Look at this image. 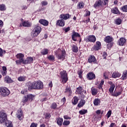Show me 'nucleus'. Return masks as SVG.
<instances>
[{
  "mask_svg": "<svg viewBox=\"0 0 127 127\" xmlns=\"http://www.w3.org/2000/svg\"><path fill=\"white\" fill-rule=\"evenodd\" d=\"M7 116L6 114L2 111L0 112V124H2V123H5V126L6 127H13V125L10 121H7Z\"/></svg>",
  "mask_w": 127,
  "mask_h": 127,
  "instance_id": "f257e3e1",
  "label": "nucleus"
},
{
  "mask_svg": "<svg viewBox=\"0 0 127 127\" xmlns=\"http://www.w3.org/2000/svg\"><path fill=\"white\" fill-rule=\"evenodd\" d=\"M60 75L61 76V81L62 84L63 85L66 84L68 82V73L66 70H63L60 72Z\"/></svg>",
  "mask_w": 127,
  "mask_h": 127,
  "instance_id": "f03ea898",
  "label": "nucleus"
},
{
  "mask_svg": "<svg viewBox=\"0 0 127 127\" xmlns=\"http://www.w3.org/2000/svg\"><path fill=\"white\" fill-rule=\"evenodd\" d=\"M56 55L58 56V59L64 60L66 57V51L65 50H61V49H58L56 52H55Z\"/></svg>",
  "mask_w": 127,
  "mask_h": 127,
  "instance_id": "7ed1b4c3",
  "label": "nucleus"
},
{
  "mask_svg": "<svg viewBox=\"0 0 127 127\" xmlns=\"http://www.w3.org/2000/svg\"><path fill=\"white\" fill-rule=\"evenodd\" d=\"M32 89L42 90L43 89V82L41 81H34L32 84Z\"/></svg>",
  "mask_w": 127,
  "mask_h": 127,
  "instance_id": "20e7f679",
  "label": "nucleus"
},
{
  "mask_svg": "<svg viewBox=\"0 0 127 127\" xmlns=\"http://www.w3.org/2000/svg\"><path fill=\"white\" fill-rule=\"evenodd\" d=\"M10 94L9 90L6 87H0V96L3 97H7Z\"/></svg>",
  "mask_w": 127,
  "mask_h": 127,
  "instance_id": "39448f33",
  "label": "nucleus"
},
{
  "mask_svg": "<svg viewBox=\"0 0 127 127\" xmlns=\"http://www.w3.org/2000/svg\"><path fill=\"white\" fill-rule=\"evenodd\" d=\"M41 31H42V28L39 25H36L34 28V32L33 33V36L34 37L38 36Z\"/></svg>",
  "mask_w": 127,
  "mask_h": 127,
  "instance_id": "423d86ee",
  "label": "nucleus"
},
{
  "mask_svg": "<svg viewBox=\"0 0 127 127\" xmlns=\"http://www.w3.org/2000/svg\"><path fill=\"white\" fill-rule=\"evenodd\" d=\"M87 62L88 63H93V64H98L97 59H96V57H95V56L91 55L88 56Z\"/></svg>",
  "mask_w": 127,
  "mask_h": 127,
  "instance_id": "0eeeda50",
  "label": "nucleus"
},
{
  "mask_svg": "<svg viewBox=\"0 0 127 127\" xmlns=\"http://www.w3.org/2000/svg\"><path fill=\"white\" fill-rule=\"evenodd\" d=\"M86 78L89 81L95 80L96 79V74L93 72H89L86 74Z\"/></svg>",
  "mask_w": 127,
  "mask_h": 127,
  "instance_id": "6e6552de",
  "label": "nucleus"
},
{
  "mask_svg": "<svg viewBox=\"0 0 127 127\" xmlns=\"http://www.w3.org/2000/svg\"><path fill=\"white\" fill-rule=\"evenodd\" d=\"M85 40L86 42H93V43H95L96 40V36L94 35H89L85 39Z\"/></svg>",
  "mask_w": 127,
  "mask_h": 127,
  "instance_id": "1a4fd4ad",
  "label": "nucleus"
},
{
  "mask_svg": "<svg viewBox=\"0 0 127 127\" xmlns=\"http://www.w3.org/2000/svg\"><path fill=\"white\" fill-rule=\"evenodd\" d=\"M76 37H78L79 38H81V35L79 34V33H77L73 31L72 32V34L71 36V38L73 41H77V39H76Z\"/></svg>",
  "mask_w": 127,
  "mask_h": 127,
  "instance_id": "9d476101",
  "label": "nucleus"
},
{
  "mask_svg": "<svg viewBox=\"0 0 127 127\" xmlns=\"http://www.w3.org/2000/svg\"><path fill=\"white\" fill-rule=\"evenodd\" d=\"M102 46V44L100 43V41H97L96 42V45H94L93 49L95 51H98L101 49Z\"/></svg>",
  "mask_w": 127,
  "mask_h": 127,
  "instance_id": "9b49d317",
  "label": "nucleus"
},
{
  "mask_svg": "<svg viewBox=\"0 0 127 127\" xmlns=\"http://www.w3.org/2000/svg\"><path fill=\"white\" fill-rule=\"evenodd\" d=\"M112 13H114V14H123V13L120 11L118 7H114L111 9Z\"/></svg>",
  "mask_w": 127,
  "mask_h": 127,
  "instance_id": "f8f14e48",
  "label": "nucleus"
},
{
  "mask_svg": "<svg viewBox=\"0 0 127 127\" xmlns=\"http://www.w3.org/2000/svg\"><path fill=\"white\" fill-rule=\"evenodd\" d=\"M60 18H62L64 20H67L68 18H71V15L69 14H62L60 15Z\"/></svg>",
  "mask_w": 127,
  "mask_h": 127,
  "instance_id": "ddd939ff",
  "label": "nucleus"
},
{
  "mask_svg": "<svg viewBox=\"0 0 127 127\" xmlns=\"http://www.w3.org/2000/svg\"><path fill=\"white\" fill-rule=\"evenodd\" d=\"M104 41L106 43H111L114 41V38L111 36H107L104 39Z\"/></svg>",
  "mask_w": 127,
  "mask_h": 127,
  "instance_id": "4468645a",
  "label": "nucleus"
},
{
  "mask_svg": "<svg viewBox=\"0 0 127 127\" xmlns=\"http://www.w3.org/2000/svg\"><path fill=\"white\" fill-rule=\"evenodd\" d=\"M17 118L20 120L21 121L23 119V112L21 110H18L17 113Z\"/></svg>",
  "mask_w": 127,
  "mask_h": 127,
  "instance_id": "2eb2a0df",
  "label": "nucleus"
},
{
  "mask_svg": "<svg viewBox=\"0 0 127 127\" xmlns=\"http://www.w3.org/2000/svg\"><path fill=\"white\" fill-rule=\"evenodd\" d=\"M57 25L62 27L64 26L65 25V20H63V19L58 20L57 21Z\"/></svg>",
  "mask_w": 127,
  "mask_h": 127,
  "instance_id": "dca6fc26",
  "label": "nucleus"
},
{
  "mask_svg": "<svg viewBox=\"0 0 127 127\" xmlns=\"http://www.w3.org/2000/svg\"><path fill=\"white\" fill-rule=\"evenodd\" d=\"M102 4L103 1L102 0H96L95 3H94V7L95 8H97L100 6H102Z\"/></svg>",
  "mask_w": 127,
  "mask_h": 127,
  "instance_id": "f3484780",
  "label": "nucleus"
},
{
  "mask_svg": "<svg viewBox=\"0 0 127 127\" xmlns=\"http://www.w3.org/2000/svg\"><path fill=\"white\" fill-rule=\"evenodd\" d=\"M85 104H86V100H85V99H81L77 105V107L79 108V109L83 108V107L85 106Z\"/></svg>",
  "mask_w": 127,
  "mask_h": 127,
  "instance_id": "a211bd4d",
  "label": "nucleus"
},
{
  "mask_svg": "<svg viewBox=\"0 0 127 127\" xmlns=\"http://www.w3.org/2000/svg\"><path fill=\"white\" fill-rule=\"evenodd\" d=\"M39 22H40L41 24H42V25H44V26H48V24H49L48 21L43 19L39 20Z\"/></svg>",
  "mask_w": 127,
  "mask_h": 127,
  "instance_id": "6ab92c4d",
  "label": "nucleus"
},
{
  "mask_svg": "<svg viewBox=\"0 0 127 127\" xmlns=\"http://www.w3.org/2000/svg\"><path fill=\"white\" fill-rule=\"evenodd\" d=\"M57 124L60 127H62V125H63V118L59 117L56 119Z\"/></svg>",
  "mask_w": 127,
  "mask_h": 127,
  "instance_id": "aec40b11",
  "label": "nucleus"
},
{
  "mask_svg": "<svg viewBox=\"0 0 127 127\" xmlns=\"http://www.w3.org/2000/svg\"><path fill=\"white\" fill-rule=\"evenodd\" d=\"M83 92H84L83 90V87L82 86H79L75 90V94H77L78 95H82V93H83Z\"/></svg>",
  "mask_w": 127,
  "mask_h": 127,
  "instance_id": "412c9836",
  "label": "nucleus"
},
{
  "mask_svg": "<svg viewBox=\"0 0 127 127\" xmlns=\"http://www.w3.org/2000/svg\"><path fill=\"white\" fill-rule=\"evenodd\" d=\"M16 58L17 59H19V60L22 62H24V60H23V58H24V55L22 54H18L17 55H16Z\"/></svg>",
  "mask_w": 127,
  "mask_h": 127,
  "instance_id": "4be33fe9",
  "label": "nucleus"
},
{
  "mask_svg": "<svg viewBox=\"0 0 127 127\" xmlns=\"http://www.w3.org/2000/svg\"><path fill=\"white\" fill-rule=\"evenodd\" d=\"M28 99H32V94H29L27 96V97L25 96L22 101V103H26L28 101Z\"/></svg>",
  "mask_w": 127,
  "mask_h": 127,
  "instance_id": "5701e85b",
  "label": "nucleus"
},
{
  "mask_svg": "<svg viewBox=\"0 0 127 127\" xmlns=\"http://www.w3.org/2000/svg\"><path fill=\"white\" fill-rule=\"evenodd\" d=\"M126 42H127V40L124 38H121L118 41L119 45H121V46H123Z\"/></svg>",
  "mask_w": 127,
  "mask_h": 127,
  "instance_id": "b1692460",
  "label": "nucleus"
},
{
  "mask_svg": "<svg viewBox=\"0 0 127 127\" xmlns=\"http://www.w3.org/2000/svg\"><path fill=\"white\" fill-rule=\"evenodd\" d=\"M105 83V80L104 79H102L100 83L98 86V88L99 90H102V92L104 91V89H103V85Z\"/></svg>",
  "mask_w": 127,
  "mask_h": 127,
  "instance_id": "393cba45",
  "label": "nucleus"
},
{
  "mask_svg": "<svg viewBox=\"0 0 127 127\" xmlns=\"http://www.w3.org/2000/svg\"><path fill=\"white\" fill-rule=\"evenodd\" d=\"M94 106H99L101 104V99L99 98H95L93 101Z\"/></svg>",
  "mask_w": 127,
  "mask_h": 127,
  "instance_id": "a878e982",
  "label": "nucleus"
},
{
  "mask_svg": "<svg viewBox=\"0 0 127 127\" xmlns=\"http://www.w3.org/2000/svg\"><path fill=\"white\" fill-rule=\"evenodd\" d=\"M79 101V98H78V97L77 96H74L72 100V103L74 105H76L78 104V102Z\"/></svg>",
  "mask_w": 127,
  "mask_h": 127,
  "instance_id": "bb28decb",
  "label": "nucleus"
},
{
  "mask_svg": "<svg viewBox=\"0 0 127 127\" xmlns=\"http://www.w3.org/2000/svg\"><path fill=\"white\" fill-rule=\"evenodd\" d=\"M122 79L123 81H125V80H127V70H125L123 71L122 76Z\"/></svg>",
  "mask_w": 127,
  "mask_h": 127,
  "instance_id": "cd10ccee",
  "label": "nucleus"
},
{
  "mask_svg": "<svg viewBox=\"0 0 127 127\" xmlns=\"http://www.w3.org/2000/svg\"><path fill=\"white\" fill-rule=\"evenodd\" d=\"M121 75V73L118 72H113V74H112V78H120V76Z\"/></svg>",
  "mask_w": 127,
  "mask_h": 127,
  "instance_id": "c85d7f7f",
  "label": "nucleus"
},
{
  "mask_svg": "<svg viewBox=\"0 0 127 127\" xmlns=\"http://www.w3.org/2000/svg\"><path fill=\"white\" fill-rule=\"evenodd\" d=\"M31 62H32V58L29 57L24 61L23 64H28L31 63Z\"/></svg>",
  "mask_w": 127,
  "mask_h": 127,
  "instance_id": "c756f323",
  "label": "nucleus"
},
{
  "mask_svg": "<svg viewBox=\"0 0 127 127\" xmlns=\"http://www.w3.org/2000/svg\"><path fill=\"white\" fill-rule=\"evenodd\" d=\"M4 81L5 82H6V83H7L8 84H9V83H12L13 82V81L11 80V78L8 76H6L4 78Z\"/></svg>",
  "mask_w": 127,
  "mask_h": 127,
  "instance_id": "7c9ffc66",
  "label": "nucleus"
},
{
  "mask_svg": "<svg viewBox=\"0 0 127 127\" xmlns=\"http://www.w3.org/2000/svg\"><path fill=\"white\" fill-rule=\"evenodd\" d=\"M91 94L92 96H96L98 94V90L94 87L91 88Z\"/></svg>",
  "mask_w": 127,
  "mask_h": 127,
  "instance_id": "2f4dec72",
  "label": "nucleus"
},
{
  "mask_svg": "<svg viewBox=\"0 0 127 127\" xmlns=\"http://www.w3.org/2000/svg\"><path fill=\"white\" fill-rule=\"evenodd\" d=\"M22 25L25 27H29V26H31V24H30L28 21L23 22L22 23Z\"/></svg>",
  "mask_w": 127,
  "mask_h": 127,
  "instance_id": "473e14b6",
  "label": "nucleus"
},
{
  "mask_svg": "<svg viewBox=\"0 0 127 127\" xmlns=\"http://www.w3.org/2000/svg\"><path fill=\"white\" fill-rule=\"evenodd\" d=\"M122 22H123V20H121V18H118L115 20V24H117V25L122 24Z\"/></svg>",
  "mask_w": 127,
  "mask_h": 127,
  "instance_id": "72a5a7b5",
  "label": "nucleus"
},
{
  "mask_svg": "<svg viewBox=\"0 0 127 127\" xmlns=\"http://www.w3.org/2000/svg\"><path fill=\"white\" fill-rule=\"evenodd\" d=\"M72 50L73 52H74V53H77L78 51V47L75 45H72Z\"/></svg>",
  "mask_w": 127,
  "mask_h": 127,
  "instance_id": "f704fd0d",
  "label": "nucleus"
},
{
  "mask_svg": "<svg viewBox=\"0 0 127 127\" xmlns=\"http://www.w3.org/2000/svg\"><path fill=\"white\" fill-rule=\"evenodd\" d=\"M115 88H116V85L110 86V87L109 89V92L110 93V94H112V95L114 94V90H115Z\"/></svg>",
  "mask_w": 127,
  "mask_h": 127,
  "instance_id": "c9c22d12",
  "label": "nucleus"
},
{
  "mask_svg": "<svg viewBox=\"0 0 127 127\" xmlns=\"http://www.w3.org/2000/svg\"><path fill=\"white\" fill-rule=\"evenodd\" d=\"M123 93L122 91H119L118 92H116L113 93V94H112V96L113 97H118V96H121V94Z\"/></svg>",
  "mask_w": 127,
  "mask_h": 127,
  "instance_id": "e433bc0d",
  "label": "nucleus"
},
{
  "mask_svg": "<svg viewBox=\"0 0 127 127\" xmlns=\"http://www.w3.org/2000/svg\"><path fill=\"white\" fill-rule=\"evenodd\" d=\"M107 45V48L108 49H109V50H111L112 49V47L114 46V42H111V43H108Z\"/></svg>",
  "mask_w": 127,
  "mask_h": 127,
  "instance_id": "4c0bfd02",
  "label": "nucleus"
},
{
  "mask_svg": "<svg viewBox=\"0 0 127 127\" xmlns=\"http://www.w3.org/2000/svg\"><path fill=\"white\" fill-rule=\"evenodd\" d=\"M2 26H3V22H2L1 20H0V33H1V32L3 33V32H4L3 30H1Z\"/></svg>",
  "mask_w": 127,
  "mask_h": 127,
  "instance_id": "58836bf2",
  "label": "nucleus"
},
{
  "mask_svg": "<svg viewBox=\"0 0 127 127\" xmlns=\"http://www.w3.org/2000/svg\"><path fill=\"white\" fill-rule=\"evenodd\" d=\"M41 53V54H42V55H47V54H48V49H44L42 51Z\"/></svg>",
  "mask_w": 127,
  "mask_h": 127,
  "instance_id": "ea45409f",
  "label": "nucleus"
},
{
  "mask_svg": "<svg viewBox=\"0 0 127 127\" xmlns=\"http://www.w3.org/2000/svg\"><path fill=\"white\" fill-rule=\"evenodd\" d=\"M120 9L124 12H127V5H125L121 7Z\"/></svg>",
  "mask_w": 127,
  "mask_h": 127,
  "instance_id": "a19ab883",
  "label": "nucleus"
},
{
  "mask_svg": "<svg viewBox=\"0 0 127 127\" xmlns=\"http://www.w3.org/2000/svg\"><path fill=\"white\" fill-rule=\"evenodd\" d=\"M26 79V77L25 76H19L18 78V80H19L20 82H24Z\"/></svg>",
  "mask_w": 127,
  "mask_h": 127,
  "instance_id": "79ce46f5",
  "label": "nucleus"
},
{
  "mask_svg": "<svg viewBox=\"0 0 127 127\" xmlns=\"http://www.w3.org/2000/svg\"><path fill=\"white\" fill-rule=\"evenodd\" d=\"M27 85L28 86L29 91H31V90H32V83H31V82H28L27 83Z\"/></svg>",
  "mask_w": 127,
  "mask_h": 127,
  "instance_id": "37998d69",
  "label": "nucleus"
},
{
  "mask_svg": "<svg viewBox=\"0 0 127 127\" xmlns=\"http://www.w3.org/2000/svg\"><path fill=\"white\" fill-rule=\"evenodd\" d=\"M51 109H53V110L57 109V104L55 102L53 103L51 105Z\"/></svg>",
  "mask_w": 127,
  "mask_h": 127,
  "instance_id": "c03bdc74",
  "label": "nucleus"
},
{
  "mask_svg": "<svg viewBox=\"0 0 127 127\" xmlns=\"http://www.w3.org/2000/svg\"><path fill=\"white\" fill-rule=\"evenodd\" d=\"M48 59L50 61H55V57L53 55L49 56Z\"/></svg>",
  "mask_w": 127,
  "mask_h": 127,
  "instance_id": "a18cd8bd",
  "label": "nucleus"
},
{
  "mask_svg": "<svg viewBox=\"0 0 127 127\" xmlns=\"http://www.w3.org/2000/svg\"><path fill=\"white\" fill-rule=\"evenodd\" d=\"M87 113H88V110H81L80 111H79V113L80 114V115H85V114H87Z\"/></svg>",
  "mask_w": 127,
  "mask_h": 127,
  "instance_id": "49530a36",
  "label": "nucleus"
},
{
  "mask_svg": "<svg viewBox=\"0 0 127 127\" xmlns=\"http://www.w3.org/2000/svg\"><path fill=\"white\" fill-rule=\"evenodd\" d=\"M6 9V7H5V5L2 4L0 5V10L1 11L3 10H5Z\"/></svg>",
  "mask_w": 127,
  "mask_h": 127,
  "instance_id": "de8ad7c7",
  "label": "nucleus"
},
{
  "mask_svg": "<svg viewBox=\"0 0 127 127\" xmlns=\"http://www.w3.org/2000/svg\"><path fill=\"white\" fill-rule=\"evenodd\" d=\"M65 93H69V94H72V90H71V88L70 87H66L65 88Z\"/></svg>",
  "mask_w": 127,
  "mask_h": 127,
  "instance_id": "09e8293b",
  "label": "nucleus"
},
{
  "mask_svg": "<svg viewBox=\"0 0 127 127\" xmlns=\"http://www.w3.org/2000/svg\"><path fill=\"white\" fill-rule=\"evenodd\" d=\"M111 116H112V110H109L107 112V114H106V117L107 119H109L111 117Z\"/></svg>",
  "mask_w": 127,
  "mask_h": 127,
  "instance_id": "8fccbe9b",
  "label": "nucleus"
},
{
  "mask_svg": "<svg viewBox=\"0 0 127 127\" xmlns=\"http://www.w3.org/2000/svg\"><path fill=\"white\" fill-rule=\"evenodd\" d=\"M63 126H69L70 125V121L64 120L63 123Z\"/></svg>",
  "mask_w": 127,
  "mask_h": 127,
  "instance_id": "3c124183",
  "label": "nucleus"
},
{
  "mask_svg": "<svg viewBox=\"0 0 127 127\" xmlns=\"http://www.w3.org/2000/svg\"><path fill=\"white\" fill-rule=\"evenodd\" d=\"M42 6H45V5H48V2L47 1L44 0L41 2Z\"/></svg>",
  "mask_w": 127,
  "mask_h": 127,
  "instance_id": "603ef678",
  "label": "nucleus"
},
{
  "mask_svg": "<svg viewBox=\"0 0 127 127\" xmlns=\"http://www.w3.org/2000/svg\"><path fill=\"white\" fill-rule=\"evenodd\" d=\"M51 118V115L50 113H46L45 119L46 120H49Z\"/></svg>",
  "mask_w": 127,
  "mask_h": 127,
  "instance_id": "864d4df0",
  "label": "nucleus"
},
{
  "mask_svg": "<svg viewBox=\"0 0 127 127\" xmlns=\"http://www.w3.org/2000/svg\"><path fill=\"white\" fill-rule=\"evenodd\" d=\"M84 4L83 2H80L78 3L79 8H83L84 7Z\"/></svg>",
  "mask_w": 127,
  "mask_h": 127,
  "instance_id": "5fc2aeb1",
  "label": "nucleus"
},
{
  "mask_svg": "<svg viewBox=\"0 0 127 127\" xmlns=\"http://www.w3.org/2000/svg\"><path fill=\"white\" fill-rule=\"evenodd\" d=\"M107 56H108V54L106 52L103 53L102 57L103 59H107Z\"/></svg>",
  "mask_w": 127,
  "mask_h": 127,
  "instance_id": "6e6d98bb",
  "label": "nucleus"
},
{
  "mask_svg": "<svg viewBox=\"0 0 127 127\" xmlns=\"http://www.w3.org/2000/svg\"><path fill=\"white\" fill-rule=\"evenodd\" d=\"M103 5H108L109 0H103Z\"/></svg>",
  "mask_w": 127,
  "mask_h": 127,
  "instance_id": "4d7b16f0",
  "label": "nucleus"
},
{
  "mask_svg": "<svg viewBox=\"0 0 127 127\" xmlns=\"http://www.w3.org/2000/svg\"><path fill=\"white\" fill-rule=\"evenodd\" d=\"M82 74H83V71L82 70H79L78 73V77L79 78H80V79H82Z\"/></svg>",
  "mask_w": 127,
  "mask_h": 127,
  "instance_id": "13d9d810",
  "label": "nucleus"
},
{
  "mask_svg": "<svg viewBox=\"0 0 127 127\" xmlns=\"http://www.w3.org/2000/svg\"><path fill=\"white\" fill-rule=\"evenodd\" d=\"M5 53V51H2V49L0 48V57H2V55Z\"/></svg>",
  "mask_w": 127,
  "mask_h": 127,
  "instance_id": "bf43d9fd",
  "label": "nucleus"
},
{
  "mask_svg": "<svg viewBox=\"0 0 127 127\" xmlns=\"http://www.w3.org/2000/svg\"><path fill=\"white\" fill-rule=\"evenodd\" d=\"M103 76L104 77V79H109V76H108V73L107 72L104 73Z\"/></svg>",
  "mask_w": 127,
  "mask_h": 127,
  "instance_id": "052dcab7",
  "label": "nucleus"
},
{
  "mask_svg": "<svg viewBox=\"0 0 127 127\" xmlns=\"http://www.w3.org/2000/svg\"><path fill=\"white\" fill-rule=\"evenodd\" d=\"M90 15H91V12L90 11H89V10H87L86 11V13H85V16H90Z\"/></svg>",
  "mask_w": 127,
  "mask_h": 127,
  "instance_id": "680f3d73",
  "label": "nucleus"
},
{
  "mask_svg": "<svg viewBox=\"0 0 127 127\" xmlns=\"http://www.w3.org/2000/svg\"><path fill=\"white\" fill-rule=\"evenodd\" d=\"M64 32L67 33L68 31H70V27H67V28H64Z\"/></svg>",
  "mask_w": 127,
  "mask_h": 127,
  "instance_id": "e2e57ef3",
  "label": "nucleus"
},
{
  "mask_svg": "<svg viewBox=\"0 0 127 127\" xmlns=\"http://www.w3.org/2000/svg\"><path fill=\"white\" fill-rule=\"evenodd\" d=\"M61 102H62V103H63V104L64 105V104H65V103H66V98H65V97H64V98L61 100Z\"/></svg>",
  "mask_w": 127,
  "mask_h": 127,
  "instance_id": "0e129e2a",
  "label": "nucleus"
},
{
  "mask_svg": "<svg viewBox=\"0 0 127 127\" xmlns=\"http://www.w3.org/2000/svg\"><path fill=\"white\" fill-rule=\"evenodd\" d=\"M7 73V71L2 70L1 74L3 76H5Z\"/></svg>",
  "mask_w": 127,
  "mask_h": 127,
  "instance_id": "69168bd1",
  "label": "nucleus"
},
{
  "mask_svg": "<svg viewBox=\"0 0 127 127\" xmlns=\"http://www.w3.org/2000/svg\"><path fill=\"white\" fill-rule=\"evenodd\" d=\"M64 120H71V118L68 117L67 115L64 116Z\"/></svg>",
  "mask_w": 127,
  "mask_h": 127,
  "instance_id": "338daca9",
  "label": "nucleus"
},
{
  "mask_svg": "<svg viewBox=\"0 0 127 127\" xmlns=\"http://www.w3.org/2000/svg\"><path fill=\"white\" fill-rule=\"evenodd\" d=\"M37 126H38V124H37V123H32V127H37Z\"/></svg>",
  "mask_w": 127,
  "mask_h": 127,
  "instance_id": "774afa93",
  "label": "nucleus"
}]
</instances>
